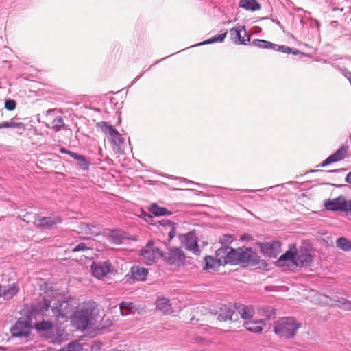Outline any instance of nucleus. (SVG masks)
<instances>
[{"label": "nucleus", "instance_id": "b1692460", "mask_svg": "<svg viewBox=\"0 0 351 351\" xmlns=\"http://www.w3.org/2000/svg\"><path fill=\"white\" fill-rule=\"evenodd\" d=\"M235 308L245 321H249L252 318L254 311L250 306L239 304L235 306Z\"/></svg>", "mask_w": 351, "mask_h": 351}, {"label": "nucleus", "instance_id": "69168bd1", "mask_svg": "<svg viewBox=\"0 0 351 351\" xmlns=\"http://www.w3.org/2000/svg\"><path fill=\"white\" fill-rule=\"evenodd\" d=\"M153 65H154V64H151V65L149 66V68H152V67L153 66Z\"/></svg>", "mask_w": 351, "mask_h": 351}, {"label": "nucleus", "instance_id": "9d476101", "mask_svg": "<svg viewBox=\"0 0 351 351\" xmlns=\"http://www.w3.org/2000/svg\"><path fill=\"white\" fill-rule=\"evenodd\" d=\"M261 250L263 254L269 258H276L281 252V243L271 241L261 243Z\"/></svg>", "mask_w": 351, "mask_h": 351}, {"label": "nucleus", "instance_id": "8fccbe9b", "mask_svg": "<svg viewBox=\"0 0 351 351\" xmlns=\"http://www.w3.org/2000/svg\"><path fill=\"white\" fill-rule=\"evenodd\" d=\"M143 216L144 220L146 221H148L150 219L152 218V217L149 214L145 213H144L143 214Z\"/></svg>", "mask_w": 351, "mask_h": 351}, {"label": "nucleus", "instance_id": "864d4df0", "mask_svg": "<svg viewBox=\"0 0 351 351\" xmlns=\"http://www.w3.org/2000/svg\"><path fill=\"white\" fill-rule=\"evenodd\" d=\"M143 73H142L140 75H138V76L136 77L133 80V81L132 82V83H131V86H132L133 84H134L136 82H137V81H138V80L142 77V75H143Z\"/></svg>", "mask_w": 351, "mask_h": 351}, {"label": "nucleus", "instance_id": "dca6fc26", "mask_svg": "<svg viewBox=\"0 0 351 351\" xmlns=\"http://www.w3.org/2000/svg\"><path fill=\"white\" fill-rule=\"evenodd\" d=\"M243 32L244 35L246 36L245 27L243 25H237L230 30V39L236 44L246 45V42H249L250 38V36H247V39H245L242 36L241 33Z\"/></svg>", "mask_w": 351, "mask_h": 351}, {"label": "nucleus", "instance_id": "473e14b6", "mask_svg": "<svg viewBox=\"0 0 351 351\" xmlns=\"http://www.w3.org/2000/svg\"><path fill=\"white\" fill-rule=\"evenodd\" d=\"M337 246L343 251H351V241L346 237H340L336 241Z\"/></svg>", "mask_w": 351, "mask_h": 351}, {"label": "nucleus", "instance_id": "f8f14e48", "mask_svg": "<svg viewBox=\"0 0 351 351\" xmlns=\"http://www.w3.org/2000/svg\"><path fill=\"white\" fill-rule=\"evenodd\" d=\"M61 222L62 219L59 216L39 217L34 221L36 227L41 229H51Z\"/></svg>", "mask_w": 351, "mask_h": 351}, {"label": "nucleus", "instance_id": "2eb2a0df", "mask_svg": "<svg viewBox=\"0 0 351 351\" xmlns=\"http://www.w3.org/2000/svg\"><path fill=\"white\" fill-rule=\"evenodd\" d=\"M348 146L342 145L336 152L328 156L319 166L324 167L331 163L336 162L343 160L347 154Z\"/></svg>", "mask_w": 351, "mask_h": 351}, {"label": "nucleus", "instance_id": "20e7f679", "mask_svg": "<svg viewBox=\"0 0 351 351\" xmlns=\"http://www.w3.org/2000/svg\"><path fill=\"white\" fill-rule=\"evenodd\" d=\"M140 255L146 265H151L162 256V250L158 243L149 241L141 250Z\"/></svg>", "mask_w": 351, "mask_h": 351}, {"label": "nucleus", "instance_id": "e2e57ef3", "mask_svg": "<svg viewBox=\"0 0 351 351\" xmlns=\"http://www.w3.org/2000/svg\"><path fill=\"white\" fill-rule=\"evenodd\" d=\"M153 65H154V64H151V65L149 66V68H152V67L153 66Z\"/></svg>", "mask_w": 351, "mask_h": 351}, {"label": "nucleus", "instance_id": "7ed1b4c3", "mask_svg": "<svg viewBox=\"0 0 351 351\" xmlns=\"http://www.w3.org/2000/svg\"><path fill=\"white\" fill-rule=\"evenodd\" d=\"M97 125L107 136L112 145L113 150L117 153L122 152L124 140L119 132L112 125L108 124L106 122L101 121Z\"/></svg>", "mask_w": 351, "mask_h": 351}, {"label": "nucleus", "instance_id": "6ab92c4d", "mask_svg": "<svg viewBox=\"0 0 351 351\" xmlns=\"http://www.w3.org/2000/svg\"><path fill=\"white\" fill-rule=\"evenodd\" d=\"M322 300H324V303L330 305V306H337L339 308H341L344 310H351V302L346 300L344 298H341L340 300H332L329 297L326 295H322Z\"/></svg>", "mask_w": 351, "mask_h": 351}, {"label": "nucleus", "instance_id": "c756f323", "mask_svg": "<svg viewBox=\"0 0 351 351\" xmlns=\"http://www.w3.org/2000/svg\"><path fill=\"white\" fill-rule=\"evenodd\" d=\"M226 34H227V32H226L224 33L215 35V36L211 37L210 38L207 39L200 43L193 45V47L204 45H208V44H212V43H221L224 40L225 38L226 37Z\"/></svg>", "mask_w": 351, "mask_h": 351}, {"label": "nucleus", "instance_id": "49530a36", "mask_svg": "<svg viewBox=\"0 0 351 351\" xmlns=\"http://www.w3.org/2000/svg\"><path fill=\"white\" fill-rule=\"evenodd\" d=\"M102 321L104 322L102 327H107V326H110L112 325V321L110 320L108 318H107V319L103 318Z\"/></svg>", "mask_w": 351, "mask_h": 351}, {"label": "nucleus", "instance_id": "f257e3e1", "mask_svg": "<svg viewBox=\"0 0 351 351\" xmlns=\"http://www.w3.org/2000/svg\"><path fill=\"white\" fill-rule=\"evenodd\" d=\"M94 308L90 303L80 306L71 316V322L79 330H86L93 324Z\"/></svg>", "mask_w": 351, "mask_h": 351}, {"label": "nucleus", "instance_id": "13d9d810", "mask_svg": "<svg viewBox=\"0 0 351 351\" xmlns=\"http://www.w3.org/2000/svg\"><path fill=\"white\" fill-rule=\"evenodd\" d=\"M272 21H273V22H274L275 23L278 25L280 27V28H282V25H281V23H280V21L278 20L273 19Z\"/></svg>", "mask_w": 351, "mask_h": 351}, {"label": "nucleus", "instance_id": "79ce46f5", "mask_svg": "<svg viewBox=\"0 0 351 351\" xmlns=\"http://www.w3.org/2000/svg\"><path fill=\"white\" fill-rule=\"evenodd\" d=\"M5 108L8 110H13L16 108V102L12 99H8L5 102Z\"/></svg>", "mask_w": 351, "mask_h": 351}, {"label": "nucleus", "instance_id": "0e129e2a", "mask_svg": "<svg viewBox=\"0 0 351 351\" xmlns=\"http://www.w3.org/2000/svg\"><path fill=\"white\" fill-rule=\"evenodd\" d=\"M153 65H154V64H151V65L149 66V68H152V67L153 66Z\"/></svg>", "mask_w": 351, "mask_h": 351}, {"label": "nucleus", "instance_id": "5fc2aeb1", "mask_svg": "<svg viewBox=\"0 0 351 351\" xmlns=\"http://www.w3.org/2000/svg\"><path fill=\"white\" fill-rule=\"evenodd\" d=\"M266 189H257V190H252V189H246L245 190V191L246 192H250V193H254V192H256V191H264Z\"/></svg>", "mask_w": 351, "mask_h": 351}, {"label": "nucleus", "instance_id": "3c124183", "mask_svg": "<svg viewBox=\"0 0 351 351\" xmlns=\"http://www.w3.org/2000/svg\"><path fill=\"white\" fill-rule=\"evenodd\" d=\"M345 180L347 183L351 184V171L346 175Z\"/></svg>", "mask_w": 351, "mask_h": 351}, {"label": "nucleus", "instance_id": "bf43d9fd", "mask_svg": "<svg viewBox=\"0 0 351 351\" xmlns=\"http://www.w3.org/2000/svg\"><path fill=\"white\" fill-rule=\"evenodd\" d=\"M295 10H297V11L302 10V8H295Z\"/></svg>", "mask_w": 351, "mask_h": 351}, {"label": "nucleus", "instance_id": "a878e982", "mask_svg": "<svg viewBox=\"0 0 351 351\" xmlns=\"http://www.w3.org/2000/svg\"><path fill=\"white\" fill-rule=\"evenodd\" d=\"M106 237L110 242L116 245L122 243L124 239L122 232L117 230H110Z\"/></svg>", "mask_w": 351, "mask_h": 351}, {"label": "nucleus", "instance_id": "c9c22d12", "mask_svg": "<svg viewBox=\"0 0 351 351\" xmlns=\"http://www.w3.org/2000/svg\"><path fill=\"white\" fill-rule=\"evenodd\" d=\"M162 225L168 226L170 228V230L168 232L169 241L173 239L175 237L176 232V223H172L170 221L166 220L163 221Z\"/></svg>", "mask_w": 351, "mask_h": 351}, {"label": "nucleus", "instance_id": "cd10ccee", "mask_svg": "<svg viewBox=\"0 0 351 351\" xmlns=\"http://www.w3.org/2000/svg\"><path fill=\"white\" fill-rule=\"evenodd\" d=\"M239 6L250 11L258 10L261 8V5L256 0H240Z\"/></svg>", "mask_w": 351, "mask_h": 351}, {"label": "nucleus", "instance_id": "7c9ffc66", "mask_svg": "<svg viewBox=\"0 0 351 351\" xmlns=\"http://www.w3.org/2000/svg\"><path fill=\"white\" fill-rule=\"evenodd\" d=\"M119 310L121 314L125 316L134 312V305L131 302L124 301L120 304Z\"/></svg>", "mask_w": 351, "mask_h": 351}, {"label": "nucleus", "instance_id": "f704fd0d", "mask_svg": "<svg viewBox=\"0 0 351 351\" xmlns=\"http://www.w3.org/2000/svg\"><path fill=\"white\" fill-rule=\"evenodd\" d=\"M38 311L43 315H47V312L49 311L51 308V302L47 299H44L43 301L38 304Z\"/></svg>", "mask_w": 351, "mask_h": 351}, {"label": "nucleus", "instance_id": "f3484780", "mask_svg": "<svg viewBox=\"0 0 351 351\" xmlns=\"http://www.w3.org/2000/svg\"><path fill=\"white\" fill-rule=\"evenodd\" d=\"M20 287L18 283L14 282L7 286L0 284V298L4 300H12L19 292Z\"/></svg>", "mask_w": 351, "mask_h": 351}, {"label": "nucleus", "instance_id": "a19ab883", "mask_svg": "<svg viewBox=\"0 0 351 351\" xmlns=\"http://www.w3.org/2000/svg\"><path fill=\"white\" fill-rule=\"evenodd\" d=\"M275 51H278L284 53L289 54L292 52V48L286 45H278Z\"/></svg>", "mask_w": 351, "mask_h": 351}, {"label": "nucleus", "instance_id": "c85d7f7f", "mask_svg": "<svg viewBox=\"0 0 351 351\" xmlns=\"http://www.w3.org/2000/svg\"><path fill=\"white\" fill-rule=\"evenodd\" d=\"M252 45L258 48L271 49L273 50H276L277 47L276 44H274L271 42L261 39H254L252 41Z\"/></svg>", "mask_w": 351, "mask_h": 351}, {"label": "nucleus", "instance_id": "4468645a", "mask_svg": "<svg viewBox=\"0 0 351 351\" xmlns=\"http://www.w3.org/2000/svg\"><path fill=\"white\" fill-rule=\"evenodd\" d=\"M324 205L325 208L328 210L347 212V200L342 195L328 199L325 202Z\"/></svg>", "mask_w": 351, "mask_h": 351}, {"label": "nucleus", "instance_id": "680f3d73", "mask_svg": "<svg viewBox=\"0 0 351 351\" xmlns=\"http://www.w3.org/2000/svg\"><path fill=\"white\" fill-rule=\"evenodd\" d=\"M159 62V61L156 62L154 64H157Z\"/></svg>", "mask_w": 351, "mask_h": 351}, {"label": "nucleus", "instance_id": "423d86ee", "mask_svg": "<svg viewBox=\"0 0 351 351\" xmlns=\"http://www.w3.org/2000/svg\"><path fill=\"white\" fill-rule=\"evenodd\" d=\"M31 324L26 319H19L10 329L12 337L27 338L30 335Z\"/></svg>", "mask_w": 351, "mask_h": 351}, {"label": "nucleus", "instance_id": "0eeeda50", "mask_svg": "<svg viewBox=\"0 0 351 351\" xmlns=\"http://www.w3.org/2000/svg\"><path fill=\"white\" fill-rule=\"evenodd\" d=\"M217 256H222L224 265H239V253L238 249H232L228 246L222 247L217 250Z\"/></svg>", "mask_w": 351, "mask_h": 351}, {"label": "nucleus", "instance_id": "393cba45", "mask_svg": "<svg viewBox=\"0 0 351 351\" xmlns=\"http://www.w3.org/2000/svg\"><path fill=\"white\" fill-rule=\"evenodd\" d=\"M297 248L295 245H290L289 250L283 254H282L278 260V263L281 264L282 262L286 261H291L294 264V261L295 259Z\"/></svg>", "mask_w": 351, "mask_h": 351}, {"label": "nucleus", "instance_id": "412c9836", "mask_svg": "<svg viewBox=\"0 0 351 351\" xmlns=\"http://www.w3.org/2000/svg\"><path fill=\"white\" fill-rule=\"evenodd\" d=\"M264 325L265 323L263 319L245 321L243 324L247 330L254 333H261L263 331V326Z\"/></svg>", "mask_w": 351, "mask_h": 351}, {"label": "nucleus", "instance_id": "338daca9", "mask_svg": "<svg viewBox=\"0 0 351 351\" xmlns=\"http://www.w3.org/2000/svg\"><path fill=\"white\" fill-rule=\"evenodd\" d=\"M337 170H333V171H331V172H335L337 171Z\"/></svg>", "mask_w": 351, "mask_h": 351}, {"label": "nucleus", "instance_id": "052dcab7", "mask_svg": "<svg viewBox=\"0 0 351 351\" xmlns=\"http://www.w3.org/2000/svg\"><path fill=\"white\" fill-rule=\"evenodd\" d=\"M1 128H4V126H3V123H0V129H1Z\"/></svg>", "mask_w": 351, "mask_h": 351}, {"label": "nucleus", "instance_id": "603ef678", "mask_svg": "<svg viewBox=\"0 0 351 351\" xmlns=\"http://www.w3.org/2000/svg\"><path fill=\"white\" fill-rule=\"evenodd\" d=\"M347 212L351 213V199L347 200Z\"/></svg>", "mask_w": 351, "mask_h": 351}, {"label": "nucleus", "instance_id": "e433bc0d", "mask_svg": "<svg viewBox=\"0 0 351 351\" xmlns=\"http://www.w3.org/2000/svg\"><path fill=\"white\" fill-rule=\"evenodd\" d=\"M53 328V324L49 321H43L36 324V328L38 330H49Z\"/></svg>", "mask_w": 351, "mask_h": 351}, {"label": "nucleus", "instance_id": "6e6552de", "mask_svg": "<svg viewBox=\"0 0 351 351\" xmlns=\"http://www.w3.org/2000/svg\"><path fill=\"white\" fill-rule=\"evenodd\" d=\"M162 258L170 265H180L184 263L185 255L179 248L173 247L167 252L162 251Z\"/></svg>", "mask_w": 351, "mask_h": 351}, {"label": "nucleus", "instance_id": "a18cd8bd", "mask_svg": "<svg viewBox=\"0 0 351 351\" xmlns=\"http://www.w3.org/2000/svg\"><path fill=\"white\" fill-rule=\"evenodd\" d=\"M342 74L350 81L351 84V72L346 69L342 70Z\"/></svg>", "mask_w": 351, "mask_h": 351}, {"label": "nucleus", "instance_id": "5701e85b", "mask_svg": "<svg viewBox=\"0 0 351 351\" xmlns=\"http://www.w3.org/2000/svg\"><path fill=\"white\" fill-rule=\"evenodd\" d=\"M130 274L134 280L143 281L146 279L148 270L140 266H134L131 268Z\"/></svg>", "mask_w": 351, "mask_h": 351}, {"label": "nucleus", "instance_id": "72a5a7b5", "mask_svg": "<svg viewBox=\"0 0 351 351\" xmlns=\"http://www.w3.org/2000/svg\"><path fill=\"white\" fill-rule=\"evenodd\" d=\"M94 226L91 224L80 222L78 224V230L80 232L85 234H96L93 231Z\"/></svg>", "mask_w": 351, "mask_h": 351}, {"label": "nucleus", "instance_id": "4be33fe9", "mask_svg": "<svg viewBox=\"0 0 351 351\" xmlns=\"http://www.w3.org/2000/svg\"><path fill=\"white\" fill-rule=\"evenodd\" d=\"M234 314V310L229 305H223L218 311V319L226 322L227 320H233Z\"/></svg>", "mask_w": 351, "mask_h": 351}, {"label": "nucleus", "instance_id": "1a4fd4ad", "mask_svg": "<svg viewBox=\"0 0 351 351\" xmlns=\"http://www.w3.org/2000/svg\"><path fill=\"white\" fill-rule=\"evenodd\" d=\"M180 242L186 250L193 252L194 254H199L200 251L197 244V238L195 234L189 232L186 234L180 235Z\"/></svg>", "mask_w": 351, "mask_h": 351}, {"label": "nucleus", "instance_id": "4d7b16f0", "mask_svg": "<svg viewBox=\"0 0 351 351\" xmlns=\"http://www.w3.org/2000/svg\"><path fill=\"white\" fill-rule=\"evenodd\" d=\"M60 152L63 153V154H67L69 155V152H71V151H69V150H67L65 148H61L60 149Z\"/></svg>", "mask_w": 351, "mask_h": 351}, {"label": "nucleus", "instance_id": "37998d69", "mask_svg": "<svg viewBox=\"0 0 351 351\" xmlns=\"http://www.w3.org/2000/svg\"><path fill=\"white\" fill-rule=\"evenodd\" d=\"M89 248L84 243H80L77 244L75 247L73 248V252H80V251H85L88 250Z\"/></svg>", "mask_w": 351, "mask_h": 351}, {"label": "nucleus", "instance_id": "6e6d98bb", "mask_svg": "<svg viewBox=\"0 0 351 351\" xmlns=\"http://www.w3.org/2000/svg\"><path fill=\"white\" fill-rule=\"evenodd\" d=\"M291 53H293L294 55H298V54L300 53V51L296 49L292 48V52H291Z\"/></svg>", "mask_w": 351, "mask_h": 351}, {"label": "nucleus", "instance_id": "4c0bfd02", "mask_svg": "<svg viewBox=\"0 0 351 351\" xmlns=\"http://www.w3.org/2000/svg\"><path fill=\"white\" fill-rule=\"evenodd\" d=\"M51 125L53 129L59 131L64 126V123L61 117H57L52 121Z\"/></svg>", "mask_w": 351, "mask_h": 351}, {"label": "nucleus", "instance_id": "aec40b11", "mask_svg": "<svg viewBox=\"0 0 351 351\" xmlns=\"http://www.w3.org/2000/svg\"><path fill=\"white\" fill-rule=\"evenodd\" d=\"M217 258H214L212 256H207L205 257V266L204 267V269L208 270V269H217L219 268L221 265H224V263L223 262V257L222 256H217L216 254Z\"/></svg>", "mask_w": 351, "mask_h": 351}, {"label": "nucleus", "instance_id": "c03bdc74", "mask_svg": "<svg viewBox=\"0 0 351 351\" xmlns=\"http://www.w3.org/2000/svg\"><path fill=\"white\" fill-rule=\"evenodd\" d=\"M102 346V343L95 341L91 346V351H101Z\"/></svg>", "mask_w": 351, "mask_h": 351}, {"label": "nucleus", "instance_id": "39448f33", "mask_svg": "<svg viewBox=\"0 0 351 351\" xmlns=\"http://www.w3.org/2000/svg\"><path fill=\"white\" fill-rule=\"evenodd\" d=\"M239 265L255 266L259 263V256L251 247L239 248Z\"/></svg>", "mask_w": 351, "mask_h": 351}, {"label": "nucleus", "instance_id": "ea45409f", "mask_svg": "<svg viewBox=\"0 0 351 351\" xmlns=\"http://www.w3.org/2000/svg\"><path fill=\"white\" fill-rule=\"evenodd\" d=\"M3 126H4V128H20L22 130L25 129V125L23 123H17V122H13V121L3 122Z\"/></svg>", "mask_w": 351, "mask_h": 351}, {"label": "nucleus", "instance_id": "2f4dec72", "mask_svg": "<svg viewBox=\"0 0 351 351\" xmlns=\"http://www.w3.org/2000/svg\"><path fill=\"white\" fill-rule=\"evenodd\" d=\"M149 210L155 216L169 215L171 214V212L169 211L167 208L160 207L156 204H153L150 206Z\"/></svg>", "mask_w": 351, "mask_h": 351}, {"label": "nucleus", "instance_id": "de8ad7c7", "mask_svg": "<svg viewBox=\"0 0 351 351\" xmlns=\"http://www.w3.org/2000/svg\"><path fill=\"white\" fill-rule=\"evenodd\" d=\"M69 155L71 158H73L75 159L76 160H78V158L81 156V155H79V154H77V153L73 152H71H71H69Z\"/></svg>", "mask_w": 351, "mask_h": 351}, {"label": "nucleus", "instance_id": "ddd939ff", "mask_svg": "<svg viewBox=\"0 0 351 351\" xmlns=\"http://www.w3.org/2000/svg\"><path fill=\"white\" fill-rule=\"evenodd\" d=\"M111 263L109 261L104 262L93 263L91 271L93 275L97 278L105 277L111 271Z\"/></svg>", "mask_w": 351, "mask_h": 351}, {"label": "nucleus", "instance_id": "09e8293b", "mask_svg": "<svg viewBox=\"0 0 351 351\" xmlns=\"http://www.w3.org/2000/svg\"><path fill=\"white\" fill-rule=\"evenodd\" d=\"M178 179L181 180L182 182H184L188 183V184H197V183H195V182H194L193 181L188 180H186L185 178H178Z\"/></svg>", "mask_w": 351, "mask_h": 351}, {"label": "nucleus", "instance_id": "a211bd4d", "mask_svg": "<svg viewBox=\"0 0 351 351\" xmlns=\"http://www.w3.org/2000/svg\"><path fill=\"white\" fill-rule=\"evenodd\" d=\"M313 261L312 256L306 250L296 251L294 265L299 267H308Z\"/></svg>", "mask_w": 351, "mask_h": 351}, {"label": "nucleus", "instance_id": "bb28decb", "mask_svg": "<svg viewBox=\"0 0 351 351\" xmlns=\"http://www.w3.org/2000/svg\"><path fill=\"white\" fill-rule=\"evenodd\" d=\"M156 308L167 314L172 313L171 304L170 301L165 298H159L156 300Z\"/></svg>", "mask_w": 351, "mask_h": 351}, {"label": "nucleus", "instance_id": "f03ea898", "mask_svg": "<svg viewBox=\"0 0 351 351\" xmlns=\"http://www.w3.org/2000/svg\"><path fill=\"white\" fill-rule=\"evenodd\" d=\"M301 324L293 317H282L274 323V332L280 337L293 338Z\"/></svg>", "mask_w": 351, "mask_h": 351}, {"label": "nucleus", "instance_id": "58836bf2", "mask_svg": "<svg viewBox=\"0 0 351 351\" xmlns=\"http://www.w3.org/2000/svg\"><path fill=\"white\" fill-rule=\"evenodd\" d=\"M77 163L79 167L83 170H87L90 167V162L82 155L77 160Z\"/></svg>", "mask_w": 351, "mask_h": 351}, {"label": "nucleus", "instance_id": "9b49d317", "mask_svg": "<svg viewBox=\"0 0 351 351\" xmlns=\"http://www.w3.org/2000/svg\"><path fill=\"white\" fill-rule=\"evenodd\" d=\"M53 317L58 320L60 319H66L72 311V307L66 301H61L58 302V306L51 308Z\"/></svg>", "mask_w": 351, "mask_h": 351}]
</instances>
